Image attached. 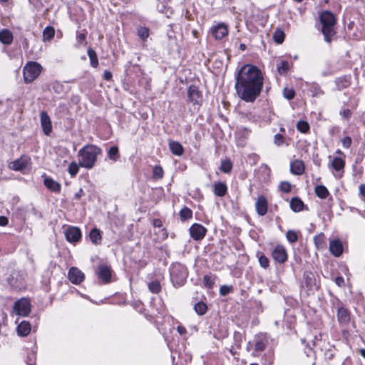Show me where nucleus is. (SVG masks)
<instances>
[{"mask_svg":"<svg viewBox=\"0 0 365 365\" xmlns=\"http://www.w3.org/2000/svg\"><path fill=\"white\" fill-rule=\"evenodd\" d=\"M238 96L247 103H253L260 95L263 77L254 66H244L238 71L235 85Z\"/></svg>","mask_w":365,"mask_h":365,"instance_id":"obj_1","label":"nucleus"},{"mask_svg":"<svg viewBox=\"0 0 365 365\" xmlns=\"http://www.w3.org/2000/svg\"><path fill=\"white\" fill-rule=\"evenodd\" d=\"M101 153V148L96 145H85L78 151V155L81 157L79 165L86 169L93 168L96 164L98 155Z\"/></svg>","mask_w":365,"mask_h":365,"instance_id":"obj_2","label":"nucleus"},{"mask_svg":"<svg viewBox=\"0 0 365 365\" xmlns=\"http://www.w3.org/2000/svg\"><path fill=\"white\" fill-rule=\"evenodd\" d=\"M320 22L322 24V32L324 37V41L327 43L331 41V38L335 35L334 26L336 19L334 14L329 11H323L319 16Z\"/></svg>","mask_w":365,"mask_h":365,"instance_id":"obj_3","label":"nucleus"},{"mask_svg":"<svg viewBox=\"0 0 365 365\" xmlns=\"http://www.w3.org/2000/svg\"><path fill=\"white\" fill-rule=\"evenodd\" d=\"M187 275V269L183 264L175 263L171 266L170 278L175 285L182 286L186 281Z\"/></svg>","mask_w":365,"mask_h":365,"instance_id":"obj_4","label":"nucleus"},{"mask_svg":"<svg viewBox=\"0 0 365 365\" xmlns=\"http://www.w3.org/2000/svg\"><path fill=\"white\" fill-rule=\"evenodd\" d=\"M42 66L37 62H28L23 68L24 80L26 83L33 82L41 73Z\"/></svg>","mask_w":365,"mask_h":365,"instance_id":"obj_5","label":"nucleus"},{"mask_svg":"<svg viewBox=\"0 0 365 365\" xmlns=\"http://www.w3.org/2000/svg\"><path fill=\"white\" fill-rule=\"evenodd\" d=\"M269 336L267 334H256L254 338L255 352L253 355L257 356V353L264 351L269 345Z\"/></svg>","mask_w":365,"mask_h":365,"instance_id":"obj_6","label":"nucleus"},{"mask_svg":"<svg viewBox=\"0 0 365 365\" xmlns=\"http://www.w3.org/2000/svg\"><path fill=\"white\" fill-rule=\"evenodd\" d=\"M13 310L14 312L19 316H27L31 312L29 301L24 298L18 300L14 303Z\"/></svg>","mask_w":365,"mask_h":365,"instance_id":"obj_7","label":"nucleus"},{"mask_svg":"<svg viewBox=\"0 0 365 365\" xmlns=\"http://www.w3.org/2000/svg\"><path fill=\"white\" fill-rule=\"evenodd\" d=\"M273 259L279 263L283 264L287 260V253L284 246L278 245L274 247L272 252Z\"/></svg>","mask_w":365,"mask_h":365,"instance_id":"obj_8","label":"nucleus"},{"mask_svg":"<svg viewBox=\"0 0 365 365\" xmlns=\"http://www.w3.org/2000/svg\"><path fill=\"white\" fill-rule=\"evenodd\" d=\"M207 232L206 228L200 224L195 223L190 228V235L195 240H201Z\"/></svg>","mask_w":365,"mask_h":365,"instance_id":"obj_9","label":"nucleus"},{"mask_svg":"<svg viewBox=\"0 0 365 365\" xmlns=\"http://www.w3.org/2000/svg\"><path fill=\"white\" fill-rule=\"evenodd\" d=\"M40 120L43 133L46 135H49L52 132V124L51 118L46 111L41 112Z\"/></svg>","mask_w":365,"mask_h":365,"instance_id":"obj_10","label":"nucleus"},{"mask_svg":"<svg viewBox=\"0 0 365 365\" xmlns=\"http://www.w3.org/2000/svg\"><path fill=\"white\" fill-rule=\"evenodd\" d=\"M65 237L69 242H77L81 238V230L77 227H69L65 232Z\"/></svg>","mask_w":365,"mask_h":365,"instance_id":"obj_11","label":"nucleus"},{"mask_svg":"<svg viewBox=\"0 0 365 365\" xmlns=\"http://www.w3.org/2000/svg\"><path fill=\"white\" fill-rule=\"evenodd\" d=\"M68 279L75 284H81L84 278V274L77 267H71L68 274Z\"/></svg>","mask_w":365,"mask_h":365,"instance_id":"obj_12","label":"nucleus"},{"mask_svg":"<svg viewBox=\"0 0 365 365\" xmlns=\"http://www.w3.org/2000/svg\"><path fill=\"white\" fill-rule=\"evenodd\" d=\"M256 211L260 216H264L267 212L268 202L264 196L258 197L255 203Z\"/></svg>","mask_w":365,"mask_h":365,"instance_id":"obj_13","label":"nucleus"},{"mask_svg":"<svg viewBox=\"0 0 365 365\" xmlns=\"http://www.w3.org/2000/svg\"><path fill=\"white\" fill-rule=\"evenodd\" d=\"M212 33L216 39H222L227 35L228 29L225 24L221 23L212 27Z\"/></svg>","mask_w":365,"mask_h":365,"instance_id":"obj_14","label":"nucleus"},{"mask_svg":"<svg viewBox=\"0 0 365 365\" xmlns=\"http://www.w3.org/2000/svg\"><path fill=\"white\" fill-rule=\"evenodd\" d=\"M187 97L194 105L199 104L201 100V94L197 88L195 86H189L187 89Z\"/></svg>","mask_w":365,"mask_h":365,"instance_id":"obj_15","label":"nucleus"},{"mask_svg":"<svg viewBox=\"0 0 365 365\" xmlns=\"http://www.w3.org/2000/svg\"><path fill=\"white\" fill-rule=\"evenodd\" d=\"M98 275L104 282L110 281L111 277V270L110 267L107 265H100L98 268Z\"/></svg>","mask_w":365,"mask_h":365,"instance_id":"obj_16","label":"nucleus"},{"mask_svg":"<svg viewBox=\"0 0 365 365\" xmlns=\"http://www.w3.org/2000/svg\"><path fill=\"white\" fill-rule=\"evenodd\" d=\"M329 251L335 257H339L343 252V245L338 240H331L329 244Z\"/></svg>","mask_w":365,"mask_h":365,"instance_id":"obj_17","label":"nucleus"},{"mask_svg":"<svg viewBox=\"0 0 365 365\" xmlns=\"http://www.w3.org/2000/svg\"><path fill=\"white\" fill-rule=\"evenodd\" d=\"M43 184L48 190L52 192L58 193L61 191V184L49 177H46L44 178Z\"/></svg>","mask_w":365,"mask_h":365,"instance_id":"obj_18","label":"nucleus"},{"mask_svg":"<svg viewBox=\"0 0 365 365\" xmlns=\"http://www.w3.org/2000/svg\"><path fill=\"white\" fill-rule=\"evenodd\" d=\"M28 160L26 158H20L9 164V168L15 171H21L27 167Z\"/></svg>","mask_w":365,"mask_h":365,"instance_id":"obj_19","label":"nucleus"},{"mask_svg":"<svg viewBox=\"0 0 365 365\" xmlns=\"http://www.w3.org/2000/svg\"><path fill=\"white\" fill-rule=\"evenodd\" d=\"M290 171L296 175H302L304 171V164L302 160H296L290 164Z\"/></svg>","mask_w":365,"mask_h":365,"instance_id":"obj_20","label":"nucleus"},{"mask_svg":"<svg viewBox=\"0 0 365 365\" xmlns=\"http://www.w3.org/2000/svg\"><path fill=\"white\" fill-rule=\"evenodd\" d=\"M337 319L340 324H348L350 321V314L348 309L339 307L337 310Z\"/></svg>","mask_w":365,"mask_h":365,"instance_id":"obj_21","label":"nucleus"},{"mask_svg":"<svg viewBox=\"0 0 365 365\" xmlns=\"http://www.w3.org/2000/svg\"><path fill=\"white\" fill-rule=\"evenodd\" d=\"M169 148L170 152L177 156H181L184 153L182 145L178 141L170 140L169 142Z\"/></svg>","mask_w":365,"mask_h":365,"instance_id":"obj_22","label":"nucleus"},{"mask_svg":"<svg viewBox=\"0 0 365 365\" xmlns=\"http://www.w3.org/2000/svg\"><path fill=\"white\" fill-rule=\"evenodd\" d=\"M214 194L217 197H223L227 192V187L225 182H217L214 184Z\"/></svg>","mask_w":365,"mask_h":365,"instance_id":"obj_23","label":"nucleus"},{"mask_svg":"<svg viewBox=\"0 0 365 365\" xmlns=\"http://www.w3.org/2000/svg\"><path fill=\"white\" fill-rule=\"evenodd\" d=\"M304 282L310 289L317 288L316 279L314 273L312 272H305L304 273Z\"/></svg>","mask_w":365,"mask_h":365,"instance_id":"obj_24","label":"nucleus"},{"mask_svg":"<svg viewBox=\"0 0 365 365\" xmlns=\"http://www.w3.org/2000/svg\"><path fill=\"white\" fill-rule=\"evenodd\" d=\"M290 207L294 212H299L304 210V204L299 197H293L290 200Z\"/></svg>","mask_w":365,"mask_h":365,"instance_id":"obj_25","label":"nucleus"},{"mask_svg":"<svg viewBox=\"0 0 365 365\" xmlns=\"http://www.w3.org/2000/svg\"><path fill=\"white\" fill-rule=\"evenodd\" d=\"M16 329L19 336H26L31 331V325L28 322L23 321L18 325Z\"/></svg>","mask_w":365,"mask_h":365,"instance_id":"obj_26","label":"nucleus"},{"mask_svg":"<svg viewBox=\"0 0 365 365\" xmlns=\"http://www.w3.org/2000/svg\"><path fill=\"white\" fill-rule=\"evenodd\" d=\"M345 161L340 157H334L331 161V167L336 171H344Z\"/></svg>","mask_w":365,"mask_h":365,"instance_id":"obj_27","label":"nucleus"},{"mask_svg":"<svg viewBox=\"0 0 365 365\" xmlns=\"http://www.w3.org/2000/svg\"><path fill=\"white\" fill-rule=\"evenodd\" d=\"M89 238L93 244L97 245L101 243V232L97 228H93L89 233Z\"/></svg>","mask_w":365,"mask_h":365,"instance_id":"obj_28","label":"nucleus"},{"mask_svg":"<svg viewBox=\"0 0 365 365\" xmlns=\"http://www.w3.org/2000/svg\"><path fill=\"white\" fill-rule=\"evenodd\" d=\"M13 41L11 32L7 29H4L0 32V41L4 44L9 45Z\"/></svg>","mask_w":365,"mask_h":365,"instance_id":"obj_29","label":"nucleus"},{"mask_svg":"<svg viewBox=\"0 0 365 365\" xmlns=\"http://www.w3.org/2000/svg\"><path fill=\"white\" fill-rule=\"evenodd\" d=\"M314 192L321 199H326L329 195V190L322 185H317L314 188Z\"/></svg>","mask_w":365,"mask_h":365,"instance_id":"obj_30","label":"nucleus"},{"mask_svg":"<svg viewBox=\"0 0 365 365\" xmlns=\"http://www.w3.org/2000/svg\"><path fill=\"white\" fill-rule=\"evenodd\" d=\"M87 53L90 59L91 66L93 68H97L98 66V59L96 51L90 48L88 49Z\"/></svg>","mask_w":365,"mask_h":365,"instance_id":"obj_31","label":"nucleus"},{"mask_svg":"<svg viewBox=\"0 0 365 365\" xmlns=\"http://www.w3.org/2000/svg\"><path fill=\"white\" fill-rule=\"evenodd\" d=\"M108 157L113 162L117 161L120 157L118 148L117 146H111L108 149Z\"/></svg>","mask_w":365,"mask_h":365,"instance_id":"obj_32","label":"nucleus"},{"mask_svg":"<svg viewBox=\"0 0 365 365\" xmlns=\"http://www.w3.org/2000/svg\"><path fill=\"white\" fill-rule=\"evenodd\" d=\"M195 312L199 315H204L207 310V306L205 303L199 302L194 306Z\"/></svg>","mask_w":365,"mask_h":365,"instance_id":"obj_33","label":"nucleus"},{"mask_svg":"<svg viewBox=\"0 0 365 365\" xmlns=\"http://www.w3.org/2000/svg\"><path fill=\"white\" fill-rule=\"evenodd\" d=\"M148 286L149 291L153 294H158L161 291V285L158 281H152Z\"/></svg>","mask_w":365,"mask_h":365,"instance_id":"obj_34","label":"nucleus"},{"mask_svg":"<svg viewBox=\"0 0 365 365\" xmlns=\"http://www.w3.org/2000/svg\"><path fill=\"white\" fill-rule=\"evenodd\" d=\"M55 30L51 26H46L43 31V41H50L53 38Z\"/></svg>","mask_w":365,"mask_h":365,"instance_id":"obj_35","label":"nucleus"},{"mask_svg":"<svg viewBox=\"0 0 365 365\" xmlns=\"http://www.w3.org/2000/svg\"><path fill=\"white\" fill-rule=\"evenodd\" d=\"M336 84L339 90H342L344 88H347L349 86L350 82L347 77L344 76L337 78L336 81Z\"/></svg>","mask_w":365,"mask_h":365,"instance_id":"obj_36","label":"nucleus"},{"mask_svg":"<svg viewBox=\"0 0 365 365\" xmlns=\"http://www.w3.org/2000/svg\"><path fill=\"white\" fill-rule=\"evenodd\" d=\"M309 91L312 97H319L324 94V91L321 89L317 83H312L309 87Z\"/></svg>","mask_w":365,"mask_h":365,"instance_id":"obj_37","label":"nucleus"},{"mask_svg":"<svg viewBox=\"0 0 365 365\" xmlns=\"http://www.w3.org/2000/svg\"><path fill=\"white\" fill-rule=\"evenodd\" d=\"M289 65L287 61H282L277 65V70L280 75H285L289 71Z\"/></svg>","mask_w":365,"mask_h":365,"instance_id":"obj_38","label":"nucleus"},{"mask_svg":"<svg viewBox=\"0 0 365 365\" xmlns=\"http://www.w3.org/2000/svg\"><path fill=\"white\" fill-rule=\"evenodd\" d=\"M314 243L316 247L319 249H322L324 245V235L323 233H320L314 237Z\"/></svg>","mask_w":365,"mask_h":365,"instance_id":"obj_39","label":"nucleus"},{"mask_svg":"<svg viewBox=\"0 0 365 365\" xmlns=\"http://www.w3.org/2000/svg\"><path fill=\"white\" fill-rule=\"evenodd\" d=\"M232 168V164L230 160H225L221 162L220 170L225 173H229Z\"/></svg>","mask_w":365,"mask_h":365,"instance_id":"obj_40","label":"nucleus"},{"mask_svg":"<svg viewBox=\"0 0 365 365\" xmlns=\"http://www.w3.org/2000/svg\"><path fill=\"white\" fill-rule=\"evenodd\" d=\"M273 38L277 43H282L284 39V33L282 29H277L273 34Z\"/></svg>","mask_w":365,"mask_h":365,"instance_id":"obj_41","label":"nucleus"},{"mask_svg":"<svg viewBox=\"0 0 365 365\" xmlns=\"http://www.w3.org/2000/svg\"><path fill=\"white\" fill-rule=\"evenodd\" d=\"M297 129L302 133H307L309 130V125L307 121L299 120L297 123Z\"/></svg>","mask_w":365,"mask_h":365,"instance_id":"obj_42","label":"nucleus"},{"mask_svg":"<svg viewBox=\"0 0 365 365\" xmlns=\"http://www.w3.org/2000/svg\"><path fill=\"white\" fill-rule=\"evenodd\" d=\"M180 216L182 220L191 219L192 217V212L190 208L184 207L180 211Z\"/></svg>","mask_w":365,"mask_h":365,"instance_id":"obj_43","label":"nucleus"},{"mask_svg":"<svg viewBox=\"0 0 365 365\" xmlns=\"http://www.w3.org/2000/svg\"><path fill=\"white\" fill-rule=\"evenodd\" d=\"M287 240L293 244L298 240V235L294 230H288L286 234Z\"/></svg>","mask_w":365,"mask_h":365,"instance_id":"obj_44","label":"nucleus"},{"mask_svg":"<svg viewBox=\"0 0 365 365\" xmlns=\"http://www.w3.org/2000/svg\"><path fill=\"white\" fill-rule=\"evenodd\" d=\"M79 167H81L79 164L78 165L75 162H72L70 163V165H68V173L71 177H75L77 175V173H78Z\"/></svg>","mask_w":365,"mask_h":365,"instance_id":"obj_45","label":"nucleus"},{"mask_svg":"<svg viewBox=\"0 0 365 365\" xmlns=\"http://www.w3.org/2000/svg\"><path fill=\"white\" fill-rule=\"evenodd\" d=\"M138 35L142 40H145L149 36V30L146 27H140L138 29Z\"/></svg>","mask_w":365,"mask_h":365,"instance_id":"obj_46","label":"nucleus"},{"mask_svg":"<svg viewBox=\"0 0 365 365\" xmlns=\"http://www.w3.org/2000/svg\"><path fill=\"white\" fill-rule=\"evenodd\" d=\"M291 184L288 181H282L279 185V189L285 193H288L291 191Z\"/></svg>","mask_w":365,"mask_h":365,"instance_id":"obj_47","label":"nucleus"},{"mask_svg":"<svg viewBox=\"0 0 365 365\" xmlns=\"http://www.w3.org/2000/svg\"><path fill=\"white\" fill-rule=\"evenodd\" d=\"M258 261L260 266L264 269L267 268L269 266V259L262 254L258 257Z\"/></svg>","mask_w":365,"mask_h":365,"instance_id":"obj_48","label":"nucleus"},{"mask_svg":"<svg viewBox=\"0 0 365 365\" xmlns=\"http://www.w3.org/2000/svg\"><path fill=\"white\" fill-rule=\"evenodd\" d=\"M295 92L292 88H285L283 90V96L287 100H292L294 98Z\"/></svg>","mask_w":365,"mask_h":365,"instance_id":"obj_49","label":"nucleus"},{"mask_svg":"<svg viewBox=\"0 0 365 365\" xmlns=\"http://www.w3.org/2000/svg\"><path fill=\"white\" fill-rule=\"evenodd\" d=\"M232 291V287L228 285H222L220 288V294L221 296H226Z\"/></svg>","mask_w":365,"mask_h":365,"instance_id":"obj_50","label":"nucleus"},{"mask_svg":"<svg viewBox=\"0 0 365 365\" xmlns=\"http://www.w3.org/2000/svg\"><path fill=\"white\" fill-rule=\"evenodd\" d=\"M153 175L155 177L161 178L163 176V170L160 166H155L153 168Z\"/></svg>","mask_w":365,"mask_h":365,"instance_id":"obj_51","label":"nucleus"},{"mask_svg":"<svg viewBox=\"0 0 365 365\" xmlns=\"http://www.w3.org/2000/svg\"><path fill=\"white\" fill-rule=\"evenodd\" d=\"M203 282L205 285L209 288L212 287L214 284V280L208 275L204 276Z\"/></svg>","mask_w":365,"mask_h":365,"instance_id":"obj_52","label":"nucleus"},{"mask_svg":"<svg viewBox=\"0 0 365 365\" xmlns=\"http://www.w3.org/2000/svg\"><path fill=\"white\" fill-rule=\"evenodd\" d=\"M342 146L345 148H350L351 145V138L349 136H346L341 140Z\"/></svg>","mask_w":365,"mask_h":365,"instance_id":"obj_53","label":"nucleus"},{"mask_svg":"<svg viewBox=\"0 0 365 365\" xmlns=\"http://www.w3.org/2000/svg\"><path fill=\"white\" fill-rule=\"evenodd\" d=\"M274 143L277 146H279L284 143V137L281 134H276L274 136Z\"/></svg>","mask_w":365,"mask_h":365,"instance_id":"obj_54","label":"nucleus"},{"mask_svg":"<svg viewBox=\"0 0 365 365\" xmlns=\"http://www.w3.org/2000/svg\"><path fill=\"white\" fill-rule=\"evenodd\" d=\"M341 115H342L344 118L346 119H349L351 118V112L349 109L346 108V109H344V110H342L341 113H340Z\"/></svg>","mask_w":365,"mask_h":365,"instance_id":"obj_55","label":"nucleus"},{"mask_svg":"<svg viewBox=\"0 0 365 365\" xmlns=\"http://www.w3.org/2000/svg\"><path fill=\"white\" fill-rule=\"evenodd\" d=\"M103 78L106 81H110L111 80L112 78V73L111 72L106 70L104 72H103Z\"/></svg>","mask_w":365,"mask_h":365,"instance_id":"obj_56","label":"nucleus"},{"mask_svg":"<svg viewBox=\"0 0 365 365\" xmlns=\"http://www.w3.org/2000/svg\"><path fill=\"white\" fill-rule=\"evenodd\" d=\"M9 222L8 218L4 216H0V226H6Z\"/></svg>","mask_w":365,"mask_h":365,"instance_id":"obj_57","label":"nucleus"},{"mask_svg":"<svg viewBox=\"0 0 365 365\" xmlns=\"http://www.w3.org/2000/svg\"><path fill=\"white\" fill-rule=\"evenodd\" d=\"M335 282L336 284L341 287L344 284V278L342 277H337L336 279H335Z\"/></svg>","mask_w":365,"mask_h":365,"instance_id":"obj_58","label":"nucleus"},{"mask_svg":"<svg viewBox=\"0 0 365 365\" xmlns=\"http://www.w3.org/2000/svg\"><path fill=\"white\" fill-rule=\"evenodd\" d=\"M153 225L155 227H161L163 225V223L160 219H155L153 222Z\"/></svg>","mask_w":365,"mask_h":365,"instance_id":"obj_59","label":"nucleus"},{"mask_svg":"<svg viewBox=\"0 0 365 365\" xmlns=\"http://www.w3.org/2000/svg\"><path fill=\"white\" fill-rule=\"evenodd\" d=\"M359 194L365 197V184H362L359 186Z\"/></svg>","mask_w":365,"mask_h":365,"instance_id":"obj_60","label":"nucleus"},{"mask_svg":"<svg viewBox=\"0 0 365 365\" xmlns=\"http://www.w3.org/2000/svg\"><path fill=\"white\" fill-rule=\"evenodd\" d=\"M86 39V35L84 34H80L77 36V40L81 43Z\"/></svg>","mask_w":365,"mask_h":365,"instance_id":"obj_61","label":"nucleus"},{"mask_svg":"<svg viewBox=\"0 0 365 365\" xmlns=\"http://www.w3.org/2000/svg\"><path fill=\"white\" fill-rule=\"evenodd\" d=\"M177 330L182 335L187 332L186 329L182 326H178Z\"/></svg>","mask_w":365,"mask_h":365,"instance_id":"obj_62","label":"nucleus"},{"mask_svg":"<svg viewBox=\"0 0 365 365\" xmlns=\"http://www.w3.org/2000/svg\"><path fill=\"white\" fill-rule=\"evenodd\" d=\"M325 356H326L327 359H332V357H333V356H334V354H333V353L331 352V351L329 349V350L325 353Z\"/></svg>","mask_w":365,"mask_h":365,"instance_id":"obj_63","label":"nucleus"},{"mask_svg":"<svg viewBox=\"0 0 365 365\" xmlns=\"http://www.w3.org/2000/svg\"><path fill=\"white\" fill-rule=\"evenodd\" d=\"M35 360H36V359H35L34 356V358L29 357L28 358V361H27V364L29 365H33L35 363Z\"/></svg>","mask_w":365,"mask_h":365,"instance_id":"obj_64","label":"nucleus"}]
</instances>
